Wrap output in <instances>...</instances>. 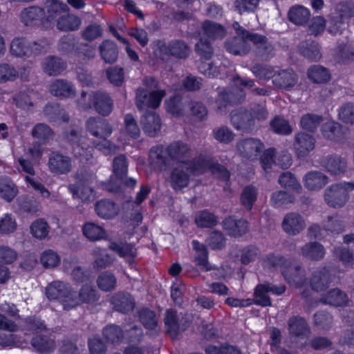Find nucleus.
Instances as JSON below:
<instances>
[{
    "label": "nucleus",
    "mask_w": 354,
    "mask_h": 354,
    "mask_svg": "<svg viewBox=\"0 0 354 354\" xmlns=\"http://www.w3.org/2000/svg\"><path fill=\"white\" fill-rule=\"evenodd\" d=\"M94 106L97 111L102 115H107L112 111V103L109 96L99 94L94 96Z\"/></svg>",
    "instance_id": "17"
},
{
    "label": "nucleus",
    "mask_w": 354,
    "mask_h": 354,
    "mask_svg": "<svg viewBox=\"0 0 354 354\" xmlns=\"http://www.w3.org/2000/svg\"><path fill=\"white\" fill-rule=\"evenodd\" d=\"M279 182L283 187H290L295 189H297L299 187V185L297 183L296 179L290 173L282 174L279 179Z\"/></svg>",
    "instance_id": "50"
},
{
    "label": "nucleus",
    "mask_w": 354,
    "mask_h": 354,
    "mask_svg": "<svg viewBox=\"0 0 354 354\" xmlns=\"http://www.w3.org/2000/svg\"><path fill=\"white\" fill-rule=\"evenodd\" d=\"M100 53L102 59L107 63L115 62L118 57V50L115 45L109 41L101 45Z\"/></svg>",
    "instance_id": "22"
},
{
    "label": "nucleus",
    "mask_w": 354,
    "mask_h": 354,
    "mask_svg": "<svg viewBox=\"0 0 354 354\" xmlns=\"http://www.w3.org/2000/svg\"><path fill=\"white\" fill-rule=\"evenodd\" d=\"M326 183V176L319 172L308 173L305 178V185L310 189L321 188Z\"/></svg>",
    "instance_id": "18"
},
{
    "label": "nucleus",
    "mask_w": 354,
    "mask_h": 354,
    "mask_svg": "<svg viewBox=\"0 0 354 354\" xmlns=\"http://www.w3.org/2000/svg\"><path fill=\"white\" fill-rule=\"evenodd\" d=\"M83 234L91 241H98L107 237L105 230L102 226L93 223H88L84 225Z\"/></svg>",
    "instance_id": "12"
},
{
    "label": "nucleus",
    "mask_w": 354,
    "mask_h": 354,
    "mask_svg": "<svg viewBox=\"0 0 354 354\" xmlns=\"http://www.w3.org/2000/svg\"><path fill=\"white\" fill-rule=\"evenodd\" d=\"M346 301V295L339 290H333L330 291L324 301V302L333 306H341L345 304Z\"/></svg>",
    "instance_id": "30"
},
{
    "label": "nucleus",
    "mask_w": 354,
    "mask_h": 354,
    "mask_svg": "<svg viewBox=\"0 0 354 354\" xmlns=\"http://www.w3.org/2000/svg\"><path fill=\"white\" fill-rule=\"evenodd\" d=\"M127 171V162L124 156H119L113 161V172L115 176L122 177Z\"/></svg>",
    "instance_id": "44"
},
{
    "label": "nucleus",
    "mask_w": 354,
    "mask_h": 354,
    "mask_svg": "<svg viewBox=\"0 0 354 354\" xmlns=\"http://www.w3.org/2000/svg\"><path fill=\"white\" fill-rule=\"evenodd\" d=\"M290 22H308L310 18V10L303 6H292L288 11Z\"/></svg>",
    "instance_id": "15"
},
{
    "label": "nucleus",
    "mask_w": 354,
    "mask_h": 354,
    "mask_svg": "<svg viewBox=\"0 0 354 354\" xmlns=\"http://www.w3.org/2000/svg\"><path fill=\"white\" fill-rule=\"evenodd\" d=\"M17 258L16 252L7 246H0V263H10Z\"/></svg>",
    "instance_id": "42"
},
{
    "label": "nucleus",
    "mask_w": 354,
    "mask_h": 354,
    "mask_svg": "<svg viewBox=\"0 0 354 354\" xmlns=\"http://www.w3.org/2000/svg\"><path fill=\"white\" fill-rule=\"evenodd\" d=\"M319 120L317 115H306L301 120V126L304 129L313 131L317 127Z\"/></svg>",
    "instance_id": "45"
},
{
    "label": "nucleus",
    "mask_w": 354,
    "mask_h": 354,
    "mask_svg": "<svg viewBox=\"0 0 354 354\" xmlns=\"http://www.w3.org/2000/svg\"><path fill=\"white\" fill-rule=\"evenodd\" d=\"M337 9L339 16L343 19H350L354 17V1H353L339 3Z\"/></svg>",
    "instance_id": "37"
},
{
    "label": "nucleus",
    "mask_w": 354,
    "mask_h": 354,
    "mask_svg": "<svg viewBox=\"0 0 354 354\" xmlns=\"http://www.w3.org/2000/svg\"><path fill=\"white\" fill-rule=\"evenodd\" d=\"M48 225L42 219L35 221L30 225V233L36 239H44L48 235Z\"/></svg>",
    "instance_id": "25"
},
{
    "label": "nucleus",
    "mask_w": 354,
    "mask_h": 354,
    "mask_svg": "<svg viewBox=\"0 0 354 354\" xmlns=\"http://www.w3.org/2000/svg\"><path fill=\"white\" fill-rule=\"evenodd\" d=\"M285 291L284 286L274 287L268 284L258 286L254 292L255 302L263 306H268L271 304L270 300L268 297V292H272L275 295H281Z\"/></svg>",
    "instance_id": "6"
},
{
    "label": "nucleus",
    "mask_w": 354,
    "mask_h": 354,
    "mask_svg": "<svg viewBox=\"0 0 354 354\" xmlns=\"http://www.w3.org/2000/svg\"><path fill=\"white\" fill-rule=\"evenodd\" d=\"M339 118L345 123H354V105L347 104L342 106L339 112Z\"/></svg>",
    "instance_id": "38"
},
{
    "label": "nucleus",
    "mask_w": 354,
    "mask_h": 354,
    "mask_svg": "<svg viewBox=\"0 0 354 354\" xmlns=\"http://www.w3.org/2000/svg\"><path fill=\"white\" fill-rule=\"evenodd\" d=\"M289 329L291 334L298 337L308 333L306 321L302 318L295 317L290 319Z\"/></svg>",
    "instance_id": "23"
},
{
    "label": "nucleus",
    "mask_w": 354,
    "mask_h": 354,
    "mask_svg": "<svg viewBox=\"0 0 354 354\" xmlns=\"http://www.w3.org/2000/svg\"><path fill=\"white\" fill-rule=\"evenodd\" d=\"M109 248L129 261H131L134 256L133 248L130 244L113 242L110 244Z\"/></svg>",
    "instance_id": "20"
},
{
    "label": "nucleus",
    "mask_w": 354,
    "mask_h": 354,
    "mask_svg": "<svg viewBox=\"0 0 354 354\" xmlns=\"http://www.w3.org/2000/svg\"><path fill=\"white\" fill-rule=\"evenodd\" d=\"M44 17V10L38 6L28 7L21 13V19L24 22L41 20Z\"/></svg>",
    "instance_id": "16"
},
{
    "label": "nucleus",
    "mask_w": 354,
    "mask_h": 354,
    "mask_svg": "<svg viewBox=\"0 0 354 354\" xmlns=\"http://www.w3.org/2000/svg\"><path fill=\"white\" fill-rule=\"evenodd\" d=\"M101 35L100 26L96 24L89 25L84 32V37L86 39H94Z\"/></svg>",
    "instance_id": "54"
},
{
    "label": "nucleus",
    "mask_w": 354,
    "mask_h": 354,
    "mask_svg": "<svg viewBox=\"0 0 354 354\" xmlns=\"http://www.w3.org/2000/svg\"><path fill=\"white\" fill-rule=\"evenodd\" d=\"M165 95L163 91L151 92L149 96H146L143 90H139L137 93V103L140 109L145 106L156 108L160 104L161 100Z\"/></svg>",
    "instance_id": "7"
},
{
    "label": "nucleus",
    "mask_w": 354,
    "mask_h": 354,
    "mask_svg": "<svg viewBox=\"0 0 354 354\" xmlns=\"http://www.w3.org/2000/svg\"><path fill=\"white\" fill-rule=\"evenodd\" d=\"M15 185L8 179H0V196L3 199L10 201L17 194Z\"/></svg>",
    "instance_id": "21"
},
{
    "label": "nucleus",
    "mask_w": 354,
    "mask_h": 354,
    "mask_svg": "<svg viewBox=\"0 0 354 354\" xmlns=\"http://www.w3.org/2000/svg\"><path fill=\"white\" fill-rule=\"evenodd\" d=\"M187 151V146L180 143L172 145L169 149L171 156L176 158H178L180 155L186 153Z\"/></svg>",
    "instance_id": "61"
},
{
    "label": "nucleus",
    "mask_w": 354,
    "mask_h": 354,
    "mask_svg": "<svg viewBox=\"0 0 354 354\" xmlns=\"http://www.w3.org/2000/svg\"><path fill=\"white\" fill-rule=\"evenodd\" d=\"M302 252L304 255L314 259L322 257L324 254L323 247L317 243L306 245Z\"/></svg>",
    "instance_id": "31"
},
{
    "label": "nucleus",
    "mask_w": 354,
    "mask_h": 354,
    "mask_svg": "<svg viewBox=\"0 0 354 354\" xmlns=\"http://www.w3.org/2000/svg\"><path fill=\"white\" fill-rule=\"evenodd\" d=\"M144 131L149 136H155L160 129V120L155 113H149L142 119Z\"/></svg>",
    "instance_id": "14"
},
{
    "label": "nucleus",
    "mask_w": 354,
    "mask_h": 354,
    "mask_svg": "<svg viewBox=\"0 0 354 354\" xmlns=\"http://www.w3.org/2000/svg\"><path fill=\"white\" fill-rule=\"evenodd\" d=\"M129 35L134 37L142 46H145L148 42L147 33L143 30L132 29Z\"/></svg>",
    "instance_id": "60"
},
{
    "label": "nucleus",
    "mask_w": 354,
    "mask_h": 354,
    "mask_svg": "<svg viewBox=\"0 0 354 354\" xmlns=\"http://www.w3.org/2000/svg\"><path fill=\"white\" fill-rule=\"evenodd\" d=\"M326 167L331 174L338 175L344 171L346 162L339 158H333L328 160Z\"/></svg>",
    "instance_id": "29"
},
{
    "label": "nucleus",
    "mask_w": 354,
    "mask_h": 354,
    "mask_svg": "<svg viewBox=\"0 0 354 354\" xmlns=\"http://www.w3.org/2000/svg\"><path fill=\"white\" fill-rule=\"evenodd\" d=\"M193 248L198 253L196 257V263L204 269H208L207 267V251L203 244L196 241H193Z\"/></svg>",
    "instance_id": "34"
},
{
    "label": "nucleus",
    "mask_w": 354,
    "mask_h": 354,
    "mask_svg": "<svg viewBox=\"0 0 354 354\" xmlns=\"http://www.w3.org/2000/svg\"><path fill=\"white\" fill-rule=\"evenodd\" d=\"M104 335L107 339L114 342L119 339L122 335L121 330L116 326H109L104 330Z\"/></svg>",
    "instance_id": "49"
},
{
    "label": "nucleus",
    "mask_w": 354,
    "mask_h": 354,
    "mask_svg": "<svg viewBox=\"0 0 354 354\" xmlns=\"http://www.w3.org/2000/svg\"><path fill=\"white\" fill-rule=\"evenodd\" d=\"M170 52L178 57H185L188 54V48L184 43L177 42L171 46Z\"/></svg>",
    "instance_id": "52"
},
{
    "label": "nucleus",
    "mask_w": 354,
    "mask_h": 354,
    "mask_svg": "<svg viewBox=\"0 0 354 354\" xmlns=\"http://www.w3.org/2000/svg\"><path fill=\"white\" fill-rule=\"evenodd\" d=\"M224 229L232 236H237L241 234L243 223L233 217H229L224 221Z\"/></svg>",
    "instance_id": "28"
},
{
    "label": "nucleus",
    "mask_w": 354,
    "mask_h": 354,
    "mask_svg": "<svg viewBox=\"0 0 354 354\" xmlns=\"http://www.w3.org/2000/svg\"><path fill=\"white\" fill-rule=\"evenodd\" d=\"M196 223L199 227H207L215 223V218L209 212H201L196 216Z\"/></svg>",
    "instance_id": "40"
},
{
    "label": "nucleus",
    "mask_w": 354,
    "mask_h": 354,
    "mask_svg": "<svg viewBox=\"0 0 354 354\" xmlns=\"http://www.w3.org/2000/svg\"><path fill=\"white\" fill-rule=\"evenodd\" d=\"M231 122L235 129L241 130L243 127V113L241 111H234L231 113Z\"/></svg>",
    "instance_id": "63"
},
{
    "label": "nucleus",
    "mask_w": 354,
    "mask_h": 354,
    "mask_svg": "<svg viewBox=\"0 0 354 354\" xmlns=\"http://www.w3.org/2000/svg\"><path fill=\"white\" fill-rule=\"evenodd\" d=\"M262 146L261 142L258 140L252 138L245 140V151L250 156H252L253 152H255V156H258V153L262 149Z\"/></svg>",
    "instance_id": "46"
},
{
    "label": "nucleus",
    "mask_w": 354,
    "mask_h": 354,
    "mask_svg": "<svg viewBox=\"0 0 354 354\" xmlns=\"http://www.w3.org/2000/svg\"><path fill=\"white\" fill-rule=\"evenodd\" d=\"M214 137L221 142H229L232 139L233 135L227 128H220L214 131Z\"/></svg>",
    "instance_id": "57"
},
{
    "label": "nucleus",
    "mask_w": 354,
    "mask_h": 354,
    "mask_svg": "<svg viewBox=\"0 0 354 354\" xmlns=\"http://www.w3.org/2000/svg\"><path fill=\"white\" fill-rule=\"evenodd\" d=\"M49 167L52 171L55 173H67L71 168V161L66 156L55 153L49 159Z\"/></svg>",
    "instance_id": "10"
},
{
    "label": "nucleus",
    "mask_w": 354,
    "mask_h": 354,
    "mask_svg": "<svg viewBox=\"0 0 354 354\" xmlns=\"http://www.w3.org/2000/svg\"><path fill=\"white\" fill-rule=\"evenodd\" d=\"M87 128L93 136L102 140L100 143L96 144V147L103 153L109 154L115 149V147H112L109 142L105 139V137L109 136L111 133V129L108 124L102 120L91 118L87 122Z\"/></svg>",
    "instance_id": "3"
},
{
    "label": "nucleus",
    "mask_w": 354,
    "mask_h": 354,
    "mask_svg": "<svg viewBox=\"0 0 354 354\" xmlns=\"http://www.w3.org/2000/svg\"><path fill=\"white\" fill-rule=\"evenodd\" d=\"M16 76V71L14 68L7 66H0V82L12 80Z\"/></svg>",
    "instance_id": "55"
},
{
    "label": "nucleus",
    "mask_w": 354,
    "mask_h": 354,
    "mask_svg": "<svg viewBox=\"0 0 354 354\" xmlns=\"http://www.w3.org/2000/svg\"><path fill=\"white\" fill-rule=\"evenodd\" d=\"M203 163L191 167L190 163L182 162L176 167L171 173L170 183L174 189H180L189 184L191 174L203 171Z\"/></svg>",
    "instance_id": "2"
},
{
    "label": "nucleus",
    "mask_w": 354,
    "mask_h": 354,
    "mask_svg": "<svg viewBox=\"0 0 354 354\" xmlns=\"http://www.w3.org/2000/svg\"><path fill=\"white\" fill-rule=\"evenodd\" d=\"M110 82L115 85H120L123 81L122 70L119 68H113L107 71Z\"/></svg>",
    "instance_id": "48"
},
{
    "label": "nucleus",
    "mask_w": 354,
    "mask_h": 354,
    "mask_svg": "<svg viewBox=\"0 0 354 354\" xmlns=\"http://www.w3.org/2000/svg\"><path fill=\"white\" fill-rule=\"evenodd\" d=\"M69 189L74 198H80L84 201L93 199L95 197L94 191L90 187L84 185H80L77 187L75 185H71Z\"/></svg>",
    "instance_id": "19"
},
{
    "label": "nucleus",
    "mask_w": 354,
    "mask_h": 354,
    "mask_svg": "<svg viewBox=\"0 0 354 354\" xmlns=\"http://www.w3.org/2000/svg\"><path fill=\"white\" fill-rule=\"evenodd\" d=\"M40 261L46 268H53L59 263L60 258L55 252L48 250L41 254Z\"/></svg>",
    "instance_id": "26"
},
{
    "label": "nucleus",
    "mask_w": 354,
    "mask_h": 354,
    "mask_svg": "<svg viewBox=\"0 0 354 354\" xmlns=\"http://www.w3.org/2000/svg\"><path fill=\"white\" fill-rule=\"evenodd\" d=\"M208 354H241V352L232 346H223L218 349L216 347H209L207 348Z\"/></svg>",
    "instance_id": "51"
},
{
    "label": "nucleus",
    "mask_w": 354,
    "mask_h": 354,
    "mask_svg": "<svg viewBox=\"0 0 354 354\" xmlns=\"http://www.w3.org/2000/svg\"><path fill=\"white\" fill-rule=\"evenodd\" d=\"M19 171L26 172L28 174L26 176V182H28L33 189L39 192L43 197H48L50 195L49 192L45 189L40 183L34 178V169L30 163L23 158L19 159Z\"/></svg>",
    "instance_id": "5"
},
{
    "label": "nucleus",
    "mask_w": 354,
    "mask_h": 354,
    "mask_svg": "<svg viewBox=\"0 0 354 354\" xmlns=\"http://www.w3.org/2000/svg\"><path fill=\"white\" fill-rule=\"evenodd\" d=\"M95 212L102 218L110 219L118 214L119 207L109 200H101L95 204Z\"/></svg>",
    "instance_id": "9"
},
{
    "label": "nucleus",
    "mask_w": 354,
    "mask_h": 354,
    "mask_svg": "<svg viewBox=\"0 0 354 354\" xmlns=\"http://www.w3.org/2000/svg\"><path fill=\"white\" fill-rule=\"evenodd\" d=\"M46 6L49 12L55 14L63 12L57 19V22H78L79 21L77 17L66 12L68 8L66 4L59 2L58 0H47Z\"/></svg>",
    "instance_id": "8"
},
{
    "label": "nucleus",
    "mask_w": 354,
    "mask_h": 354,
    "mask_svg": "<svg viewBox=\"0 0 354 354\" xmlns=\"http://www.w3.org/2000/svg\"><path fill=\"white\" fill-rule=\"evenodd\" d=\"M308 77L313 82L322 83L330 79L328 71L324 67L320 66H315L308 70Z\"/></svg>",
    "instance_id": "24"
},
{
    "label": "nucleus",
    "mask_w": 354,
    "mask_h": 354,
    "mask_svg": "<svg viewBox=\"0 0 354 354\" xmlns=\"http://www.w3.org/2000/svg\"><path fill=\"white\" fill-rule=\"evenodd\" d=\"M50 92L57 96L69 97L72 94V88L68 84L57 80L50 86Z\"/></svg>",
    "instance_id": "27"
},
{
    "label": "nucleus",
    "mask_w": 354,
    "mask_h": 354,
    "mask_svg": "<svg viewBox=\"0 0 354 354\" xmlns=\"http://www.w3.org/2000/svg\"><path fill=\"white\" fill-rule=\"evenodd\" d=\"M273 130L277 133L288 134L291 132L288 122L281 118H275L271 122Z\"/></svg>",
    "instance_id": "39"
},
{
    "label": "nucleus",
    "mask_w": 354,
    "mask_h": 354,
    "mask_svg": "<svg viewBox=\"0 0 354 354\" xmlns=\"http://www.w3.org/2000/svg\"><path fill=\"white\" fill-rule=\"evenodd\" d=\"M46 295L50 299L62 298L64 308L70 309L82 302L90 301L93 299V294L88 287H84L77 297L75 292H68L65 285L60 281H55L46 288Z\"/></svg>",
    "instance_id": "1"
},
{
    "label": "nucleus",
    "mask_w": 354,
    "mask_h": 354,
    "mask_svg": "<svg viewBox=\"0 0 354 354\" xmlns=\"http://www.w3.org/2000/svg\"><path fill=\"white\" fill-rule=\"evenodd\" d=\"M116 280L111 274H102L97 279V284L100 288L108 291L113 289L115 286Z\"/></svg>",
    "instance_id": "35"
},
{
    "label": "nucleus",
    "mask_w": 354,
    "mask_h": 354,
    "mask_svg": "<svg viewBox=\"0 0 354 354\" xmlns=\"http://www.w3.org/2000/svg\"><path fill=\"white\" fill-rule=\"evenodd\" d=\"M339 125L334 121H328L322 127V131L324 137L335 140L339 134Z\"/></svg>",
    "instance_id": "33"
},
{
    "label": "nucleus",
    "mask_w": 354,
    "mask_h": 354,
    "mask_svg": "<svg viewBox=\"0 0 354 354\" xmlns=\"http://www.w3.org/2000/svg\"><path fill=\"white\" fill-rule=\"evenodd\" d=\"M88 344L92 354H102L105 351L104 344L98 338L90 339Z\"/></svg>",
    "instance_id": "56"
},
{
    "label": "nucleus",
    "mask_w": 354,
    "mask_h": 354,
    "mask_svg": "<svg viewBox=\"0 0 354 354\" xmlns=\"http://www.w3.org/2000/svg\"><path fill=\"white\" fill-rule=\"evenodd\" d=\"M95 257L94 266L97 268H103L111 263L112 259L107 255L105 250L96 248L93 250Z\"/></svg>",
    "instance_id": "32"
},
{
    "label": "nucleus",
    "mask_w": 354,
    "mask_h": 354,
    "mask_svg": "<svg viewBox=\"0 0 354 354\" xmlns=\"http://www.w3.org/2000/svg\"><path fill=\"white\" fill-rule=\"evenodd\" d=\"M15 228L16 222L10 215H6L0 220V233H10L13 232Z\"/></svg>",
    "instance_id": "43"
},
{
    "label": "nucleus",
    "mask_w": 354,
    "mask_h": 354,
    "mask_svg": "<svg viewBox=\"0 0 354 354\" xmlns=\"http://www.w3.org/2000/svg\"><path fill=\"white\" fill-rule=\"evenodd\" d=\"M314 139L304 133H299L296 137L295 149L299 156H304L314 148Z\"/></svg>",
    "instance_id": "13"
},
{
    "label": "nucleus",
    "mask_w": 354,
    "mask_h": 354,
    "mask_svg": "<svg viewBox=\"0 0 354 354\" xmlns=\"http://www.w3.org/2000/svg\"><path fill=\"white\" fill-rule=\"evenodd\" d=\"M256 200V190L253 187L245 188V209H251Z\"/></svg>",
    "instance_id": "53"
},
{
    "label": "nucleus",
    "mask_w": 354,
    "mask_h": 354,
    "mask_svg": "<svg viewBox=\"0 0 354 354\" xmlns=\"http://www.w3.org/2000/svg\"><path fill=\"white\" fill-rule=\"evenodd\" d=\"M125 131L131 138H136L140 133V129L132 115H127L124 119Z\"/></svg>",
    "instance_id": "41"
},
{
    "label": "nucleus",
    "mask_w": 354,
    "mask_h": 354,
    "mask_svg": "<svg viewBox=\"0 0 354 354\" xmlns=\"http://www.w3.org/2000/svg\"><path fill=\"white\" fill-rule=\"evenodd\" d=\"M196 48L197 53L202 57H204L205 58L210 57L212 55V48L209 44L200 41L196 44Z\"/></svg>",
    "instance_id": "62"
},
{
    "label": "nucleus",
    "mask_w": 354,
    "mask_h": 354,
    "mask_svg": "<svg viewBox=\"0 0 354 354\" xmlns=\"http://www.w3.org/2000/svg\"><path fill=\"white\" fill-rule=\"evenodd\" d=\"M354 189V183H345L329 188L325 194V200L333 207H341L347 200L348 192Z\"/></svg>",
    "instance_id": "4"
},
{
    "label": "nucleus",
    "mask_w": 354,
    "mask_h": 354,
    "mask_svg": "<svg viewBox=\"0 0 354 354\" xmlns=\"http://www.w3.org/2000/svg\"><path fill=\"white\" fill-rule=\"evenodd\" d=\"M32 344L37 351L41 353H47L54 346L53 341L39 337H36L32 339Z\"/></svg>",
    "instance_id": "36"
},
{
    "label": "nucleus",
    "mask_w": 354,
    "mask_h": 354,
    "mask_svg": "<svg viewBox=\"0 0 354 354\" xmlns=\"http://www.w3.org/2000/svg\"><path fill=\"white\" fill-rule=\"evenodd\" d=\"M10 50L17 56L23 55L25 53L23 41L18 39L13 40L10 46Z\"/></svg>",
    "instance_id": "64"
},
{
    "label": "nucleus",
    "mask_w": 354,
    "mask_h": 354,
    "mask_svg": "<svg viewBox=\"0 0 354 354\" xmlns=\"http://www.w3.org/2000/svg\"><path fill=\"white\" fill-rule=\"evenodd\" d=\"M110 30L113 32V35L117 37L120 41H121L125 45V50L128 55V56L133 61H138L139 57L135 50L131 48L129 43L124 39V38L118 35L115 31L113 30L112 27H110Z\"/></svg>",
    "instance_id": "58"
},
{
    "label": "nucleus",
    "mask_w": 354,
    "mask_h": 354,
    "mask_svg": "<svg viewBox=\"0 0 354 354\" xmlns=\"http://www.w3.org/2000/svg\"><path fill=\"white\" fill-rule=\"evenodd\" d=\"M270 263H271L274 267H275L277 269H279L280 271L283 273L284 275L286 281L288 283H291V281L290 279H288L285 273V271L283 270V267L286 265V261L284 259L281 257H272L269 259Z\"/></svg>",
    "instance_id": "59"
},
{
    "label": "nucleus",
    "mask_w": 354,
    "mask_h": 354,
    "mask_svg": "<svg viewBox=\"0 0 354 354\" xmlns=\"http://www.w3.org/2000/svg\"><path fill=\"white\" fill-rule=\"evenodd\" d=\"M304 227V223L298 214L287 215L283 222V230L290 234L299 233Z\"/></svg>",
    "instance_id": "11"
},
{
    "label": "nucleus",
    "mask_w": 354,
    "mask_h": 354,
    "mask_svg": "<svg viewBox=\"0 0 354 354\" xmlns=\"http://www.w3.org/2000/svg\"><path fill=\"white\" fill-rule=\"evenodd\" d=\"M52 134L50 129L44 124H38L32 130V135L39 140H45Z\"/></svg>",
    "instance_id": "47"
}]
</instances>
